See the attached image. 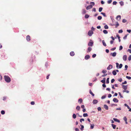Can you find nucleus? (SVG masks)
Masks as SVG:
<instances>
[{
	"instance_id": "nucleus-1",
	"label": "nucleus",
	"mask_w": 131,
	"mask_h": 131,
	"mask_svg": "<svg viewBox=\"0 0 131 131\" xmlns=\"http://www.w3.org/2000/svg\"><path fill=\"white\" fill-rule=\"evenodd\" d=\"M4 77L5 80L7 82L9 83L10 82L11 79L8 76L5 75Z\"/></svg>"
},
{
	"instance_id": "nucleus-2",
	"label": "nucleus",
	"mask_w": 131,
	"mask_h": 131,
	"mask_svg": "<svg viewBox=\"0 0 131 131\" xmlns=\"http://www.w3.org/2000/svg\"><path fill=\"white\" fill-rule=\"evenodd\" d=\"M116 67L117 69L121 68L123 66V64L122 63H121L119 64V63L118 62H116Z\"/></svg>"
},
{
	"instance_id": "nucleus-3",
	"label": "nucleus",
	"mask_w": 131,
	"mask_h": 131,
	"mask_svg": "<svg viewBox=\"0 0 131 131\" xmlns=\"http://www.w3.org/2000/svg\"><path fill=\"white\" fill-rule=\"evenodd\" d=\"M93 45V42L92 40L90 39L89 40V42L88 44V46L92 47Z\"/></svg>"
},
{
	"instance_id": "nucleus-4",
	"label": "nucleus",
	"mask_w": 131,
	"mask_h": 131,
	"mask_svg": "<svg viewBox=\"0 0 131 131\" xmlns=\"http://www.w3.org/2000/svg\"><path fill=\"white\" fill-rule=\"evenodd\" d=\"M93 34V32L92 30H90L88 32V35L90 36H91Z\"/></svg>"
},
{
	"instance_id": "nucleus-5",
	"label": "nucleus",
	"mask_w": 131,
	"mask_h": 131,
	"mask_svg": "<svg viewBox=\"0 0 131 131\" xmlns=\"http://www.w3.org/2000/svg\"><path fill=\"white\" fill-rule=\"evenodd\" d=\"M93 7V6H92V5H90L88 6L86 8V9L87 10H88L89 9H91Z\"/></svg>"
},
{
	"instance_id": "nucleus-6",
	"label": "nucleus",
	"mask_w": 131,
	"mask_h": 131,
	"mask_svg": "<svg viewBox=\"0 0 131 131\" xmlns=\"http://www.w3.org/2000/svg\"><path fill=\"white\" fill-rule=\"evenodd\" d=\"M124 106L126 107H127V108L129 110V111L131 112V108L130 107L128 106V105L126 104H125L124 105Z\"/></svg>"
},
{
	"instance_id": "nucleus-7",
	"label": "nucleus",
	"mask_w": 131,
	"mask_h": 131,
	"mask_svg": "<svg viewBox=\"0 0 131 131\" xmlns=\"http://www.w3.org/2000/svg\"><path fill=\"white\" fill-rule=\"evenodd\" d=\"M123 119L125 122L126 124H128V122L127 121V118L126 116H124L123 118Z\"/></svg>"
},
{
	"instance_id": "nucleus-8",
	"label": "nucleus",
	"mask_w": 131,
	"mask_h": 131,
	"mask_svg": "<svg viewBox=\"0 0 131 131\" xmlns=\"http://www.w3.org/2000/svg\"><path fill=\"white\" fill-rule=\"evenodd\" d=\"M113 66L111 64H110L108 67L107 68V69L108 70H110L113 68Z\"/></svg>"
},
{
	"instance_id": "nucleus-9",
	"label": "nucleus",
	"mask_w": 131,
	"mask_h": 131,
	"mask_svg": "<svg viewBox=\"0 0 131 131\" xmlns=\"http://www.w3.org/2000/svg\"><path fill=\"white\" fill-rule=\"evenodd\" d=\"M116 53L115 52H114L113 53H111L110 54V55L112 56L113 57H115L116 56Z\"/></svg>"
},
{
	"instance_id": "nucleus-10",
	"label": "nucleus",
	"mask_w": 131,
	"mask_h": 131,
	"mask_svg": "<svg viewBox=\"0 0 131 131\" xmlns=\"http://www.w3.org/2000/svg\"><path fill=\"white\" fill-rule=\"evenodd\" d=\"M90 58V56L89 55H86L84 57V59L86 60H87L89 59Z\"/></svg>"
},
{
	"instance_id": "nucleus-11",
	"label": "nucleus",
	"mask_w": 131,
	"mask_h": 131,
	"mask_svg": "<svg viewBox=\"0 0 131 131\" xmlns=\"http://www.w3.org/2000/svg\"><path fill=\"white\" fill-rule=\"evenodd\" d=\"M113 101L114 102L117 103L118 102V100L116 98H114L113 100Z\"/></svg>"
},
{
	"instance_id": "nucleus-12",
	"label": "nucleus",
	"mask_w": 131,
	"mask_h": 131,
	"mask_svg": "<svg viewBox=\"0 0 131 131\" xmlns=\"http://www.w3.org/2000/svg\"><path fill=\"white\" fill-rule=\"evenodd\" d=\"M122 88L124 90H126L127 89V86L123 85H122Z\"/></svg>"
},
{
	"instance_id": "nucleus-13",
	"label": "nucleus",
	"mask_w": 131,
	"mask_h": 131,
	"mask_svg": "<svg viewBox=\"0 0 131 131\" xmlns=\"http://www.w3.org/2000/svg\"><path fill=\"white\" fill-rule=\"evenodd\" d=\"M98 102V101L97 100L94 99V100L93 101V103L94 104H97Z\"/></svg>"
},
{
	"instance_id": "nucleus-14",
	"label": "nucleus",
	"mask_w": 131,
	"mask_h": 131,
	"mask_svg": "<svg viewBox=\"0 0 131 131\" xmlns=\"http://www.w3.org/2000/svg\"><path fill=\"white\" fill-rule=\"evenodd\" d=\"M127 57L126 55H125L123 56V59L124 61H126L127 60Z\"/></svg>"
},
{
	"instance_id": "nucleus-15",
	"label": "nucleus",
	"mask_w": 131,
	"mask_h": 131,
	"mask_svg": "<svg viewBox=\"0 0 131 131\" xmlns=\"http://www.w3.org/2000/svg\"><path fill=\"white\" fill-rule=\"evenodd\" d=\"M105 80H106V78H103V79L101 80V82L103 83H105Z\"/></svg>"
},
{
	"instance_id": "nucleus-16",
	"label": "nucleus",
	"mask_w": 131,
	"mask_h": 131,
	"mask_svg": "<svg viewBox=\"0 0 131 131\" xmlns=\"http://www.w3.org/2000/svg\"><path fill=\"white\" fill-rule=\"evenodd\" d=\"M26 40L27 41H28L30 40V37L29 35H27L26 37Z\"/></svg>"
},
{
	"instance_id": "nucleus-17",
	"label": "nucleus",
	"mask_w": 131,
	"mask_h": 131,
	"mask_svg": "<svg viewBox=\"0 0 131 131\" xmlns=\"http://www.w3.org/2000/svg\"><path fill=\"white\" fill-rule=\"evenodd\" d=\"M113 120L115 122H117L118 123L120 122V121L116 118H113Z\"/></svg>"
},
{
	"instance_id": "nucleus-18",
	"label": "nucleus",
	"mask_w": 131,
	"mask_h": 131,
	"mask_svg": "<svg viewBox=\"0 0 131 131\" xmlns=\"http://www.w3.org/2000/svg\"><path fill=\"white\" fill-rule=\"evenodd\" d=\"M116 18L118 20H119L121 19V16L120 15H118L116 16Z\"/></svg>"
},
{
	"instance_id": "nucleus-19",
	"label": "nucleus",
	"mask_w": 131,
	"mask_h": 131,
	"mask_svg": "<svg viewBox=\"0 0 131 131\" xmlns=\"http://www.w3.org/2000/svg\"><path fill=\"white\" fill-rule=\"evenodd\" d=\"M104 107L105 109L106 110H108V106L106 104H104Z\"/></svg>"
},
{
	"instance_id": "nucleus-20",
	"label": "nucleus",
	"mask_w": 131,
	"mask_h": 131,
	"mask_svg": "<svg viewBox=\"0 0 131 131\" xmlns=\"http://www.w3.org/2000/svg\"><path fill=\"white\" fill-rule=\"evenodd\" d=\"M92 48L90 47H89L87 49V52H90L92 50Z\"/></svg>"
},
{
	"instance_id": "nucleus-21",
	"label": "nucleus",
	"mask_w": 131,
	"mask_h": 131,
	"mask_svg": "<svg viewBox=\"0 0 131 131\" xmlns=\"http://www.w3.org/2000/svg\"><path fill=\"white\" fill-rule=\"evenodd\" d=\"M78 102L80 104L83 102V100L82 99H80L78 100Z\"/></svg>"
},
{
	"instance_id": "nucleus-22",
	"label": "nucleus",
	"mask_w": 131,
	"mask_h": 131,
	"mask_svg": "<svg viewBox=\"0 0 131 131\" xmlns=\"http://www.w3.org/2000/svg\"><path fill=\"white\" fill-rule=\"evenodd\" d=\"M116 36L118 39L119 42H120L121 41V40L120 39V37L119 36L118 34Z\"/></svg>"
},
{
	"instance_id": "nucleus-23",
	"label": "nucleus",
	"mask_w": 131,
	"mask_h": 131,
	"mask_svg": "<svg viewBox=\"0 0 131 131\" xmlns=\"http://www.w3.org/2000/svg\"><path fill=\"white\" fill-rule=\"evenodd\" d=\"M102 42L103 45L105 47H106V45L105 42V41L103 40L102 41Z\"/></svg>"
},
{
	"instance_id": "nucleus-24",
	"label": "nucleus",
	"mask_w": 131,
	"mask_h": 131,
	"mask_svg": "<svg viewBox=\"0 0 131 131\" xmlns=\"http://www.w3.org/2000/svg\"><path fill=\"white\" fill-rule=\"evenodd\" d=\"M74 53L73 51H71L70 53V55L71 56H73L74 55Z\"/></svg>"
},
{
	"instance_id": "nucleus-25",
	"label": "nucleus",
	"mask_w": 131,
	"mask_h": 131,
	"mask_svg": "<svg viewBox=\"0 0 131 131\" xmlns=\"http://www.w3.org/2000/svg\"><path fill=\"white\" fill-rule=\"evenodd\" d=\"M112 73L114 75H115L117 73L115 70H114L112 71Z\"/></svg>"
},
{
	"instance_id": "nucleus-26",
	"label": "nucleus",
	"mask_w": 131,
	"mask_h": 131,
	"mask_svg": "<svg viewBox=\"0 0 131 131\" xmlns=\"http://www.w3.org/2000/svg\"><path fill=\"white\" fill-rule=\"evenodd\" d=\"M76 109L77 111H80V107L78 105L76 107Z\"/></svg>"
},
{
	"instance_id": "nucleus-27",
	"label": "nucleus",
	"mask_w": 131,
	"mask_h": 131,
	"mask_svg": "<svg viewBox=\"0 0 131 131\" xmlns=\"http://www.w3.org/2000/svg\"><path fill=\"white\" fill-rule=\"evenodd\" d=\"M89 93H90L93 96H94V94L92 92L91 90H90Z\"/></svg>"
},
{
	"instance_id": "nucleus-28",
	"label": "nucleus",
	"mask_w": 131,
	"mask_h": 131,
	"mask_svg": "<svg viewBox=\"0 0 131 131\" xmlns=\"http://www.w3.org/2000/svg\"><path fill=\"white\" fill-rule=\"evenodd\" d=\"M119 3L120 4V5L121 6H123L124 5V3L122 1H121L119 2Z\"/></svg>"
},
{
	"instance_id": "nucleus-29",
	"label": "nucleus",
	"mask_w": 131,
	"mask_h": 131,
	"mask_svg": "<svg viewBox=\"0 0 131 131\" xmlns=\"http://www.w3.org/2000/svg\"><path fill=\"white\" fill-rule=\"evenodd\" d=\"M103 32L105 34H107L108 33V31L106 30H104L103 31Z\"/></svg>"
},
{
	"instance_id": "nucleus-30",
	"label": "nucleus",
	"mask_w": 131,
	"mask_h": 131,
	"mask_svg": "<svg viewBox=\"0 0 131 131\" xmlns=\"http://www.w3.org/2000/svg\"><path fill=\"white\" fill-rule=\"evenodd\" d=\"M80 126L81 127L80 129L81 131H83L84 129V126L83 125H81Z\"/></svg>"
},
{
	"instance_id": "nucleus-31",
	"label": "nucleus",
	"mask_w": 131,
	"mask_h": 131,
	"mask_svg": "<svg viewBox=\"0 0 131 131\" xmlns=\"http://www.w3.org/2000/svg\"><path fill=\"white\" fill-rule=\"evenodd\" d=\"M77 116L74 113L73 114L72 117L74 119H75L76 117Z\"/></svg>"
},
{
	"instance_id": "nucleus-32",
	"label": "nucleus",
	"mask_w": 131,
	"mask_h": 131,
	"mask_svg": "<svg viewBox=\"0 0 131 131\" xmlns=\"http://www.w3.org/2000/svg\"><path fill=\"white\" fill-rule=\"evenodd\" d=\"M89 17L90 16L89 15H88V14H86L85 15V18L86 19H87L89 18Z\"/></svg>"
},
{
	"instance_id": "nucleus-33",
	"label": "nucleus",
	"mask_w": 131,
	"mask_h": 131,
	"mask_svg": "<svg viewBox=\"0 0 131 131\" xmlns=\"http://www.w3.org/2000/svg\"><path fill=\"white\" fill-rule=\"evenodd\" d=\"M86 10L84 9H83L82 10V13L83 14H84L86 13Z\"/></svg>"
},
{
	"instance_id": "nucleus-34",
	"label": "nucleus",
	"mask_w": 131,
	"mask_h": 131,
	"mask_svg": "<svg viewBox=\"0 0 131 131\" xmlns=\"http://www.w3.org/2000/svg\"><path fill=\"white\" fill-rule=\"evenodd\" d=\"M83 116L84 117H86L88 116V115L87 113H84L83 114Z\"/></svg>"
},
{
	"instance_id": "nucleus-35",
	"label": "nucleus",
	"mask_w": 131,
	"mask_h": 131,
	"mask_svg": "<svg viewBox=\"0 0 131 131\" xmlns=\"http://www.w3.org/2000/svg\"><path fill=\"white\" fill-rule=\"evenodd\" d=\"M101 14L102 15H103V16L104 17H107L106 16V15L105 13H104L101 12Z\"/></svg>"
},
{
	"instance_id": "nucleus-36",
	"label": "nucleus",
	"mask_w": 131,
	"mask_h": 131,
	"mask_svg": "<svg viewBox=\"0 0 131 131\" xmlns=\"http://www.w3.org/2000/svg\"><path fill=\"white\" fill-rule=\"evenodd\" d=\"M112 126L114 129H115L116 128V125L114 124H112L111 125Z\"/></svg>"
},
{
	"instance_id": "nucleus-37",
	"label": "nucleus",
	"mask_w": 131,
	"mask_h": 131,
	"mask_svg": "<svg viewBox=\"0 0 131 131\" xmlns=\"http://www.w3.org/2000/svg\"><path fill=\"white\" fill-rule=\"evenodd\" d=\"M104 28L105 29H107L108 28V27L107 25H106L104 26Z\"/></svg>"
},
{
	"instance_id": "nucleus-38",
	"label": "nucleus",
	"mask_w": 131,
	"mask_h": 131,
	"mask_svg": "<svg viewBox=\"0 0 131 131\" xmlns=\"http://www.w3.org/2000/svg\"><path fill=\"white\" fill-rule=\"evenodd\" d=\"M1 113L2 115H4L5 113V111L4 110H2L1 111Z\"/></svg>"
},
{
	"instance_id": "nucleus-39",
	"label": "nucleus",
	"mask_w": 131,
	"mask_h": 131,
	"mask_svg": "<svg viewBox=\"0 0 131 131\" xmlns=\"http://www.w3.org/2000/svg\"><path fill=\"white\" fill-rule=\"evenodd\" d=\"M102 17L101 16H99L97 17V19L99 20H101L102 19Z\"/></svg>"
},
{
	"instance_id": "nucleus-40",
	"label": "nucleus",
	"mask_w": 131,
	"mask_h": 131,
	"mask_svg": "<svg viewBox=\"0 0 131 131\" xmlns=\"http://www.w3.org/2000/svg\"><path fill=\"white\" fill-rule=\"evenodd\" d=\"M103 9V8L102 7H100L99 8V11L100 12H101Z\"/></svg>"
},
{
	"instance_id": "nucleus-41",
	"label": "nucleus",
	"mask_w": 131,
	"mask_h": 131,
	"mask_svg": "<svg viewBox=\"0 0 131 131\" xmlns=\"http://www.w3.org/2000/svg\"><path fill=\"white\" fill-rule=\"evenodd\" d=\"M128 35V34L126 35L123 38L124 39H126L127 38V36Z\"/></svg>"
},
{
	"instance_id": "nucleus-42",
	"label": "nucleus",
	"mask_w": 131,
	"mask_h": 131,
	"mask_svg": "<svg viewBox=\"0 0 131 131\" xmlns=\"http://www.w3.org/2000/svg\"><path fill=\"white\" fill-rule=\"evenodd\" d=\"M91 126H90V128L91 129H93V128L94 126V124L92 125L91 124H90Z\"/></svg>"
},
{
	"instance_id": "nucleus-43",
	"label": "nucleus",
	"mask_w": 131,
	"mask_h": 131,
	"mask_svg": "<svg viewBox=\"0 0 131 131\" xmlns=\"http://www.w3.org/2000/svg\"><path fill=\"white\" fill-rule=\"evenodd\" d=\"M109 78H108L106 79V83L107 84H108L109 83Z\"/></svg>"
},
{
	"instance_id": "nucleus-44",
	"label": "nucleus",
	"mask_w": 131,
	"mask_h": 131,
	"mask_svg": "<svg viewBox=\"0 0 131 131\" xmlns=\"http://www.w3.org/2000/svg\"><path fill=\"white\" fill-rule=\"evenodd\" d=\"M112 2V0H109L107 1V3L108 4H111Z\"/></svg>"
},
{
	"instance_id": "nucleus-45",
	"label": "nucleus",
	"mask_w": 131,
	"mask_h": 131,
	"mask_svg": "<svg viewBox=\"0 0 131 131\" xmlns=\"http://www.w3.org/2000/svg\"><path fill=\"white\" fill-rule=\"evenodd\" d=\"M116 24L115 25V28H116L118 26H119V24L117 22H116Z\"/></svg>"
},
{
	"instance_id": "nucleus-46",
	"label": "nucleus",
	"mask_w": 131,
	"mask_h": 131,
	"mask_svg": "<svg viewBox=\"0 0 131 131\" xmlns=\"http://www.w3.org/2000/svg\"><path fill=\"white\" fill-rule=\"evenodd\" d=\"M128 68V66L127 65H125V67L124 70L125 71L126 70H127V69Z\"/></svg>"
},
{
	"instance_id": "nucleus-47",
	"label": "nucleus",
	"mask_w": 131,
	"mask_h": 131,
	"mask_svg": "<svg viewBox=\"0 0 131 131\" xmlns=\"http://www.w3.org/2000/svg\"><path fill=\"white\" fill-rule=\"evenodd\" d=\"M106 97V95H103V96H102L101 97V99H104Z\"/></svg>"
},
{
	"instance_id": "nucleus-48",
	"label": "nucleus",
	"mask_w": 131,
	"mask_h": 131,
	"mask_svg": "<svg viewBox=\"0 0 131 131\" xmlns=\"http://www.w3.org/2000/svg\"><path fill=\"white\" fill-rule=\"evenodd\" d=\"M90 5H92V6H93L95 5V3L94 2H91L90 3Z\"/></svg>"
},
{
	"instance_id": "nucleus-49",
	"label": "nucleus",
	"mask_w": 131,
	"mask_h": 131,
	"mask_svg": "<svg viewBox=\"0 0 131 131\" xmlns=\"http://www.w3.org/2000/svg\"><path fill=\"white\" fill-rule=\"evenodd\" d=\"M123 48V47L122 46H120L119 47V50H122Z\"/></svg>"
},
{
	"instance_id": "nucleus-50",
	"label": "nucleus",
	"mask_w": 131,
	"mask_h": 131,
	"mask_svg": "<svg viewBox=\"0 0 131 131\" xmlns=\"http://www.w3.org/2000/svg\"><path fill=\"white\" fill-rule=\"evenodd\" d=\"M126 78L128 80H130L131 79V77L130 76H126Z\"/></svg>"
},
{
	"instance_id": "nucleus-51",
	"label": "nucleus",
	"mask_w": 131,
	"mask_h": 131,
	"mask_svg": "<svg viewBox=\"0 0 131 131\" xmlns=\"http://www.w3.org/2000/svg\"><path fill=\"white\" fill-rule=\"evenodd\" d=\"M118 93L119 94V95L120 96V97L122 98H123V96L122 95L120 92H119Z\"/></svg>"
},
{
	"instance_id": "nucleus-52",
	"label": "nucleus",
	"mask_w": 131,
	"mask_h": 131,
	"mask_svg": "<svg viewBox=\"0 0 131 131\" xmlns=\"http://www.w3.org/2000/svg\"><path fill=\"white\" fill-rule=\"evenodd\" d=\"M117 3L116 1H114L113 2V5H116Z\"/></svg>"
},
{
	"instance_id": "nucleus-53",
	"label": "nucleus",
	"mask_w": 131,
	"mask_h": 131,
	"mask_svg": "<svg viewBox=\"0 0 131 131\" xmlns=\"http://www.w3.org/2000/svg\"><path fill=\"white\" fill-rule=\"evenodd\" d=\"M127 20L125 19H123L122 22L123 23H125L127 22Z\"/></svg>"
},
{
	"instance_id": "nucleus-54",
	"label": "nucleus",
	"mask_w": 131,
	"mask_h": 131,
	"mask_svg": "<svg viewBox=\"0 0 131 131\" xmlns=\"http://www.w3.org/2000/svg\"><path fill=\"white\" fill-rule=\"evenodd\" d=\"M96 56V54H93L92 55V57L93 58H95Z\"/></svg>"
},
{
	"instance_id": "nucleus-55",
	"label": "nucleus",
	"mask_w": 131,
	"mask_h": 131,
	"mask_svg": "<svg viewBox=\"0 0 131 131\" xmlns=\"http://www.w3.org/2000/svg\"><path fill=\"white\" fill-rule=\"evenodd\" d=\"M118 80L120 82H121L122 81V78H121L119 79H118Z\"/></svg>"
},
{
	"instance_id": "nucleus-56",
	"label": "nucleus",
	"mask_w": 131,
	"mask_h": 131,
	"mask_svg": "<svg viewBox=\"0 0 131 131\" xmlns=\"http://www.w3.org/2000/svg\"><path fill=\"white\" fill-rule=\"evenodd\" d=\"M107 72V71L106 70H103L102 71V72L103 73H105Z\"/></svg>"
},
{
	"instance_id": "nucleus-57",
	"label": "nucleus",
	"mask_w": 131,
	"mask_h": 131,
	"mask_svg": "<svg viewBox=\"0 0 131 131\" xmlns=\"http://www.w3.org/2000/svg\"><path fill=\"white\" fill-rule=\"evenodd\" d=\"M123 92H126L127 93H129V92L128 90H123Z\"/></svg>"
},
{
	"instance_id": "nucleus-58",
	"label": "nucleus",
	"mask_w": 131,
	"mask_h": 131,
	"mask_svg": "<svg viewBox=\"0 0 131 131\" xmlns=\"http://www.w3.org/2000/svg\"><path fill=\"white\" fill-rule=\"evenodd\" d=\"M123 32L122 30L121 29L118 31V32L119 33H122Z\"/></svg>"
},
{
	"instance_id": "nucleus-59",
	"label": "nucleus",
	"mask_w": 131,
	"mask_h": 131,
	"mask_svg": "<svg viewBox=\"0 0 131 131\" xmlns=\"http://www.w3.org/2000/svg\"><path fill=\"white\" fill-rule=\"evenodd\" d=\"M84 121V119L83 118H81L80 119V122H82V121Z\"/></svg>"
},
{
	"instance_id": "nucleus-60",
	"label": "nucleus",
	"mask_w": 131,
	"mask_h": 131,
	"mask_svg": "<svg viewBox=\"0 0 131 131\" xmlns=\"http://www.w3.org/2000/svg\"><path fill=\"white\" fill-rule=\"evenodd\" d=\"M97 109L98 111H100L101 110V108L100 107H97Z\"/></svg>"
},
{
	"instance_id": "nucleus-61",
	"label": "nucleus",
	"mask_w": 131,
	"mask_h": 131,
	"mask_svg": "<svg viewBox=\"0 0 131 131\" xmlns=\"http://www.w3.org/2000/svg\"><path fill=\"white\" fill-rule=\"evenodd\" d=\"M128 60L129 61H130L131 60V55H130L128 58Z\"/></svg>"
},
{
	"instance_id": "nucleus-62",
	"label": "nucleus",
	"mask_w": 131,
	"mask_h": 131,
	"mask_svg": "<svg viewBox=\"0 0 131 131\" xmlns=\"http://www.w3.org/2000/svg\"><path fill=\"white\" fill-rule=\"evenodd\" d=\"M7 97L6 96L3 97V101H5Z\"/></svg>"
},
{
	"instance_id": "nucleus-63",
	"label": "nucleus",
	"mask_w": 131,
	"mask_h": 131,
	"mask_svg": "<svg viewBox=\"0 0 131 131\" xmlns=\"http://www.w3.org/2000/svg\"><path fill=\"white\" fill-rule=\"evenodd\" d=\"M115 81V80L114 79H112L111 80V83H113Z\"/></svg>"
},
{
	"instance_id": "nucleus-64",
	"label": "nucleus",
	"mask_w": 131,
	"mask_h": 131,
	"mask_svg": "<svg viewBox=\"0 0 131 131\" xmlns=\"http://www.w3.org/2000/svg\"><path fill=\"white\" fill-rule=\"evenodd\" d=\"M35 104V103L34 101H32L30 103V104L32 105H34Z\"/></svg>"
}]
</instances>
